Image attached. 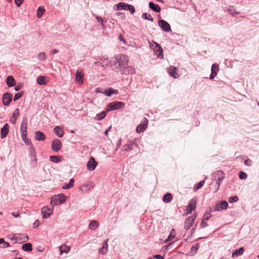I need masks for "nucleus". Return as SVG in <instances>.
<instances>
[{"mask_svg": "<svg viewBox=\"0 0 259 259\" xmlns=\"http://www.w3.org/2000/svg\"><path fill=\"white\" fill-rule=\"evenodd\" d=\"M128 58L126 55L118 54L115 56L111 60L112 65H113L114 69L121 74L129 73L127 69Z\"/></svg>", "mask_w": 259, "mask_h": 259, "instance_id": "f257e3e1", "label": "nucleus"}, {"mask_svg": "<svg viewBox=\"0 0 259 259\" xmlns=\"http://www.w3.org/2000/svg\"><path fill=\"white\" fill-rule=\"evenodd\" d=\"M212 178L217 185L214 192H217L219 189L221 184L225 178V174L221 170H218L213 174Z\"/></svg>", "mask_w": 259, "mask_h": 259, "instance_id": "f03ea898", "label": "nucleus"}, {"mask_svg": "<svg viewBox=\"0 0 259 259\" xmlns=\"http://www.w3.org/2000/svg\"><path fill=\"white\" fill-rule=\"evenodd\" d=\"M66 196L63 193L54 195L51 198V204L54 205H57L64 203L66 201Z\"/></svg>", "mask_w": 259, "mask_h": 259, "instance_id": "7ed1b4c3", "label": "nucleus"}, {"mask_svg": "<svg viewBox=\"0 0 259 259\" xmlns=\"http://www.w3.org/2000/svg\"><path fill=\"white\" fill-rule=\"evenodd\" d=\"M125 106V103L119 101H113L109 103L107 105L108 111H111L115 110L120 109Z\"/></svg>", "mask_w": 259, "mask_h": 259, "instance_id": "20e7f679", "label": "nucleus"}, {"mask_svg": "<svg viewBox=\"0 0 259 259\" xmlns=\"http://www.w3.org/2000/svg\"><path fill=\"white\" fill-rule=\"evenodd\" d=\"M29 157L30 159V163L33 166H36L37 161L36 152L33 146H31L29 148Z\"/></svg>", "mask_w": 259, "mask_h": 259, "instance_id": "39448f33", "label": "nucleus"}, {"mask_svg": "<svg viewBox=\"0 0 259 259\" xmlns=\"http://www.w3.org/2000/svg\"><path fill=\"white\" fill-rule=\"evenodd\" d=\"M12 241H15L16 243L26 242L28 240V236L25 234H17L11 238Z\"/></svg>", "mask_w": 259, "mask_h": 259, "instance_id": "423d86ee", "label": "nucleus"}, {"mask_svg": "<svg viewBox=\"0 0 259 259\" xmlns=\"http://www.w3.org/2000/svg\"><path fill=\"white\" fill-rule=\"evenodd\" d=\"M117 10H125L130 11L131 14H134L135 12V9L133 6L127 4L125 3H119L116 5Z\"/></svg>", "mask_w": 259, "mask_h": 259, "instance_id": "0eeeda50", "label": "nucleus"}, {"mask_svg": "<svg viewBox=\"0 0 259 259\" xmlns=\"http://www.w3.org/2000/svg\"><path fill=\"white\" fill-rule=\"evenodd\" d=\"M196 218V216L195 215H193L188 217L185 221L184 229H185L186 230L190 229L191 227L192 226V225L194 224Z\"/></svg>", "mask_w": 259, "mask_h": 259, "instance_id": "6e6552de", "label": "nucleus"}, {"mask_svg": "<svg viewBox=\"0 0 259 259\" xmlns=\"http://www.w3.org/2000/svg\"><path fill=\"white\" fill-rule=\"evenodd\" d=\"M53 207L49 208L48 206H44L41 209V213L42 214L43 219H48L53 213Z\"/></svg>", "mask_w": 259, "mask_h": 259, "instance_id": "1a4fd4ad", "label": "nucleus"}, {"mask_svg": "<svg viewBox=\"0 0 259 259\" xmlns=\"http://www.w3.org/2000/svg\"><path fill=\"white\" fill-rule=\"evenodd\" d=\"M148 120L146 118H144L141 123L138 125L136 128V131L138 133L143 132L147 127Z\"/></svg>", "mask_w": 259, "mask_h": 259, "instance_id": "9d476101", "label": "nucleus"}, {"mask_svg": "<svg viewBox=\"0 0 259 259\" xmlns=\"http://www.w3.org/2000/svg\"><path fill=\"white\" fill-rule=\"evenodd\" d=\"M158 24L164 31L168 32L171 31L170 26L166 21L160 20L158 21Z\"/></svg>", "mask_w": 259, "mask_h": 259, "instance_id": "9b49d317", "label": "nucleus"}, {"mask_svg": "<svg viewBox=\"0 0 259 259\" xmlns=\"http://www.w3.org/2000/svg\"><path fill=\"white\" fill-rule=\"evenodd\" d=\"M97 164L95 159L93 157H91L87 164L88 170L90 171L94 170L97 166Z\"/></svg>", "mask_w": 259, "mask_h": 259, "instance_id": "f8f14e48", "label": "nucleus"}, {"mask_svg": "<svg viewBox=\"0 0 259 259\" xmlns=\"http://www.w3.org/2000/svg\"><path fill=\"white\" fill-rule=\"evenodd\" d=\"M196 199L193 198L192 199L189 203V205L187 207V213L189 214L192 212V211L194 210L196 208Z\"/></svg>", "mask_w": 259, "mask_h": 259, "instance_id": "ddd939ff", "label": "nucleus"}, {"mask_svg": "<svg viewBox=\"0 0 259 259\" xmlns=\"http://www.w3.org/2000/svg\"><path fill=\"white\" fill-rule=\"evenodd\" d=\"M62 147V143L60 140L56 139L53 141L52 148L54 151H58Z\"/></svg>", "mask_w": 259, "mask_h": 259, "instance_id": "4468645a", "label": "nucleus"}, {"mask_svg": "<svg viewBox=\"0 0 259 259\" xmlns=\"http://www.w3.org/2000/svg\"><path fill=\"white\" fill-rule=\"evenodd\" d=\"M3 103L5 106H8L10 104L12 100V95L8 93L4 94L3 97Z\"/></svg>", "mask_w": 259, "mask_h": 259, "instance_id": "2eb2a0df", "label": "nucleus"}, {"mask_svg": "<svg viewBox=\"0 0 259 259\" xmlns=\"http://www.w3.org/2000/svg\"><path fill=\"white\" fill-rule=\"evenodd\" d=\"M168 73L169 75L174 78H177L179 77V74L177 72V69L176 67L170 66L168 68Z\"/></svg>", "mask_w": 259, "mask_h": 259, "instance_id": "dca6fc26", "label": "nucleus"}, {"mask_svg": "<svg viewBox=\"0 0 259 259\" xmlns=\"http://www.w3.org/2000/svg\"><path fill=\"white\" fill-rule=\"evenodd\" d=\"M27 117H24L21 122L20 132L21 135L27 134Z\"/></svg>", "mask_w": 259, "mask_h": 259, "instance_id": "f3484780", "label": "nucleus"}, {"mask_svg": "<svg viewBox=\"0 0 259 259\" xmlns=\"http://www.w3.org/2000/svg\"><path fill=\"white\" fill-rule=\"evenodd\" d=\"M101 93L106 95V96H111L113 94H117L118 91L117 90L113 89L111 88L105 90L104 91L101 92Z\"/></svg>", "mask_w": 259, "mask_h": 259, "instance_id": "a211bd4d", "label": "nucleus"}, {"mask_svg": "<svg viewBox=\"0 0 259 259\" xmlns=\"http://www.w3.org/2000/svg\"><path fill=\"white\" fill-rule=\"evenodd\" d=\"M83 74L81 72V71L78 69L76 71L75 74V80L79 84H82L83 82Z\"/></svg>", "mask_w": 259, "mask_h": 259, "instance_id": "6ab92c4d", "label": "nucleus"}, {"mask_svg": "<svg viewBox=\"0 0 259 259\" xmlns=\"http://www.w3.org/2000/svg\"><path fill=\"white\" fill-rule=\"evenodd\" d=\"M155 54L159 58H163V50L160 45L156 43V47L154 49Z\"/></svg>", "mask_w": 259, "mask_h": 259, "instance_id": "aec40b11", "label": "nucleus"}, {"mask_svg": "<svg viewBox=\"0 0 259 259\" xmlns=\"http://www.w3.org/2000/svg\"><path fill=\"white\" fill-rule=\"evenodd\" d=\"M94 186L93 182H88L86 183L83 184L81 186V188H80V189L81 190L82 192L83 191H88L90 190L91 188H93Z\"/></svg>", "mask_w": 259, "mask_h": 259, "instance_id": "412c9836", "label": "nucleus"}, {"mask_svg": "<svg viewBox=\"0 0 259 259\" xmlns=\"http://www.w3.org/2000/svg\"><path fill=\"white\" fill-rule=\"evenodd\" d=\"M9 125L8 123H6L4 126L1 128V138H5L7 135H8L9 128Z\"/></svg>", "mask_w": 259, "mask_h": 259, "instance_id": "4be33fe9", "label": "nucleus"}, {"mask_svg": "<svg viewBox=\"0 0 259 259\" xmlns=\"http://www.w3.org/2000/svg\"><path fill=\"white\" fill-rule=\"evenodd\" d=\"M109 239H106L102 244V247L99 249V252L104 254L106 253L108 249V241Z\"/></svg>", "mask_w": 259, "mask_h": 259, "instance_id": "5701e85b", "label": "nucleus"}, {"mask_svg": "<svg viewBox=\"0 0 259 259\" xmlns=\"http://www.w3.org/2000/svg\"><path fill=\"white\" fill-rule=\"evenodd\" d=\"M35 139L37 141H45L46 139V136L40 131H36L35 133Z\"/></svg>", "mask_w": 259, "mask_h": 259, "instance_id": "b1692460", "label": "nucleus"}, {"mask_svg": "<svg viewBox=\"0 0 259 259\" xmlns=\"http://www.w3.org/2000/svg\"><path fill=\"white\" fill-rule=\"evenodd\" d=\"M6 82L9 87L14 86L15 83L14 77L11 75H9L7 77Z\"/></svg>", "mask_w": 259, "mask_h": 259, "instance_id": "393cba45", "label": "nucleus"}, {"mask_svg": "<svg viewBox=\"0 0 259 259\" xmlns=\"http://www.w3.org/2000/svg\"><path fill=\"white\" fill-rule=\"evenodd\" d=\"M109 111H108V109H107L106 111H102L100 113L97 114L95 117V119L98 121L103 119L106 116V114Z\"/></svg>", "mask_w": 259, "mask_h": 259, "instance_id": "a878e982", "label": "nucleus"}, {"mask_svg": "<svg viewBox=\"0 0 259 259\" xmlns=\"http://www.w3.org/2000/svg\"><path fill=\"white\" fill-rule=\"evenodd\" d=\"M149 6L151 9L156 12H159L161 10L160 7L158 5H156L152 2L149 3Z\"/></svg>", "mask_w": 259, "mask_h": 259, "instance_id": "bb28decb", "label": "nucleus"}, {"mask_svg": "<svg viewBox=\"0 0 259 259\" xmlns=\"http://www.w3.org/2000/svg\"><path fill=\"white\" fill-rule=\"evenodd\" d=\"M59 249L60 254H62L64 252L68 253L70 249V247L64 244L60 246Z\"/></svg>", "mask_w": 259, "mask_h": 259, "instance_id": "cd10ccee", "label": "nucleus"}, {"mask_svg": "<svg viewBox=\"0 0 259 259\" xmlns=\"http://www.w3.org/2000/svg\"><path fill=\"white\" fill-rule=\"evenodd\" d=\"M54 132L55 134L59 137L61 138L63 136V131L61 129V127L57 126H56L54 129Z\"/></svg>", "mask_w": 259, "mask_h": 259, "instance_id": "c85d7f7f", "label": "nucleus"}, {"mask_svg": "<svg viewBox=\"0 0 259 259\" xmlns=\"http://www.w3.org/2000/svg\"><path fill=\"white\" fill-rule=\"evenodd\" d=\"M48 78L47 76H40L37 78V81L38 83H39V84L44 85L46 84V83L47 82Z\"/></svg>", "mask_w": 259, "mask_h": 259, "instance_id": "c756f323", "label": "nucleus"}, {"mask_svg": "<svg viewBox=\"0 0 259 259\" xmlns=\"http://www.w3.org/2000/svg\"><path fill=\"white\" fill-rule=\"evenodd\" d=\"M243 252H244V248L243 247H241V248H239L238 249H236L232 253V256L233 257H234L235 255L236 256H238L241 255L243 253Z\"/></svg>", "mask_w": 259, "mask_h": 259, "instance_id": "7c9ffc66", "label": "nucleus"}, {"mask_svg": "<svg viewBox=\"0 0 259 259\" xmlns=\"http://www.w3.org/2000/svg\"><path fill=\"white\" fill-rule=\"evenodd\" d=\"M172 198V195L169 193H167L164 195L163 201L165 203H169L171 201Z\"/></svg>", "mask_w": 259, "mask_h": 259, "instance_id": "2f4dec72", "label": "nucleus"}, {"mask_svg": "<svg viewBox=\"0 0 259 259\" xmlns=\"http://www.w3.org/2000/svg\"><path fill=\"white\" fill-rule=\"evenodd\" d=\"M22 248L23 250L24 251H31L32 249V244L30 243H25L22 245Z\"/></svg>", "mask_w": 259, "mask_h": 259, "instance_id": "473e14b6", "label": "nucleus"}, {"mask_svg": "<svg viewBox=\"0 0 259 259\" xmlns=\"http://www.w3.org/2000/svg\"><path fill=\"white\" fill-rule=\"evenodd\" d=\"M74 179H73V178L71 179L70 180L69 183L64 185L62 187V188L64 189H68L72 188L74 186Z\"/></svg>", "mask_w": 259, "mask_h": 259, "instance_id": "72a5a7b5", "label": "nucleus"}, {"mask_svg": "<svg viewBox=\"0 0 259 259\" xmlns=\"http://www.w3.org/2000/svg\"><path fill=\"white\" fill-rule=\"evenodd\" d=\"M21 137L23 142L27 145H29V147L33 146L31 141L27 138V134L21 135Z\"/></svg>", "mask_w": 259, "mask_h": 259, "instance_id": "f704fd0d", "label": "nucleus"}, {"mask_svg": "<svg viewBox=\"0 0 259 259\" xmlns=\"http://www.w3.org/2000/svg\"><path fill=\"white\" fill-rule=\"evenodd\" d=\"M99 227L98 223L96 221H92L89 224V228L91 230H95Z\"/></svg>", "mask_w": 259, "mask_h": 259, "instance_id": "c9c22d12", "label": "nucleus"}, {"mask_svg": "<svg viewBox=\"0 0 259 259\" xmlns=\"http://www.w3.org/2000/svg\"><path fill=\"white\" fill-rule=\"evenodd\" d=\"M142 17L143 19L149 20L151 22H153V18L151 17L150 14H147V13H143Z\"/></svg>", "mask_w": 259, "mask_h": 259, "instance_id": "e433bc0d", "label": "nucleus"}, {"mask_svg": "<svg viewBox=\"0 0 259 259\" xmlns=\"http://www.w3.org/2000/svg\"><path fill=\"white\" fill-rule=\"evenodd\" d=\"M45 12L44 7H39L37 11V16L38 18H40Z\"/></svg>", "mask_w": 259, "mask_h": 259, "instance_id": "4c0bfd02", "label": "nucleus"}, {"mask_svg": "<svg viewBox=\"0 0 259 259\" xmlns=\"http://www.w3.org/2000/svg\"><path fill=\"white\" fill-rule=\"evenodd\" d=\"M51 161L54 163H58L61 161V156H50Z\"/></svg>", "mask_w": 259, "mask_h": 259, "instance_id": "58836bf2", "label": "nucleus"}, {"mask_svg": "<svg viewBox=\"0 0 259 259\" xmlns=\"http://www.w3.org/2000/svg\"><path fill=\"white\" fill-rule=\"evenodd\" d=\"M219 71V65L216 64H212L211 66V72L213 73L214 75H217V72Z\"/></svg>", "mask_w": 259, "mask_h": 259, "instance_id": "ea45409f", "label": "nucleus"}, {"mask_svg": "<svg viewBox=\"0 0 259 259\" xmlns=\"http://www.w3.org/2000/svg\"><path fill=\"white\" fill-rule=\"evenodd\" d=\"M220 207L221 209L226 210L227 209L228 207V203L226 201L223 200L221 201L220 202Z\"/></svg>", "mask_w": 259, "mask_h": 259, "instance_id": "a19ab883", "label": "nucleus"}, {"mask_svg": "<svg viewBox=\"0 0 259 259\" xmlns=\"http://www.w3.org/2000/svg\"><path fill=\"white\" fill-rule=\"evenodd\" d=\"M37 58L39 60L45 61L47 59L46 55L45 52H40L38 54Z\"/></svg>", "mask_w": 259, "mask_h": 259, "instance_id": "79ce46f5", "label": "nucleus"}, {"mask_svg": "<svg viewBox=\"0 0 259 259\" xmlns=\"http://www.w3.org/2000/svg\"><path fill=\"white\" fill-rule=\"evenodd\" d=\"M205 183V181L204 180H203V181H200L199 183H198L195 186V187L194 188V189L196 191L199 190V189H200L204 185Z\"/></svg>", "mask_w": 259, "mask_h": 259, "instance_id": "37998d69", "label": "nucleus"}, {"mask_svg": "<svg viewBox=\"0 0 259 259\" xmlns=\"http://www.w3.org/2000/svg\"><path fill=\"white\" fill-rule=\"evenodd\" d=\"M227 11L229 13V14L232 16H234L235 14H239V12H237L235 9L232 8H229L227 9Z\"/></svg>", "mask_w": 259, "mask_h": 259, "instance_id": "c03bdc74", "label": "nucleus"}, {"mask_svg": "<svg viewBox=\"0 0 259 259\" xmlns=\"http://www.w3.org/2000/svg\"><path fill=\"white\" fill-rule=\"evenodd\" d=\"M19 116V110L18 108L16 109L13 113L12 117L14 119H17Z\"/></svg>", "mask_w": 259, "mask_h": 259, "instance_id": "a18cd8bd", "label": "nucleus"}, {"mask_svg": "<svg viewBox=\"0 0 259 259\" xmlns=\"http://www.w3.org/2000/svg\"><path fill=\"white\" fill-rule=\"evenodd\" d=\"M238 197L237 196H234L230 197L228 201L230 203L236 202L238 200Z\"/></svg>", "mask_w": 259, "mask_h": 259, "instance_id": "49530a36", "label": "nucleus"}, {"mask_svg": "<svg viewBox=\"0 0 259 259\" xmlns=\"http://www.w3.org/2000/svg\"><path fill=\"white\" fill-rule=\"evenodd\" d=\"M211 210H210L209 212L206 211L204 213V216H203V220L207 221L211 217Z\"/></svg>", "mask_w": 259, "mask_h": 259, "instance_id": "de8ad7c7", "label": "nucleus"}, {"mask_svg": "<svg viewBox=\"0 0 259 259\" xmlns=\"http://www.w3.org/2000/svg\"><path fill=\"white\" fill-rule=\"evenodd\" d=\"M239 178L241 180H245L247 177V175L243 172V171H240L239 175Z\"/></svg>", "mask_w": 259, "mask_h": 259, "instance_id": "09e8293b", "label": "nucleus"}, {"mask_svg": "<svg viewBox=\"0 0 259 259\" xmlns=\"http://www.w3.org/2000/svg\"><path fill=\"white\" fill-rule=\"evenodd\" d=\"M132 149V148H131V147L129 146V145L128 144L123 145L122 148V150L123 151L127 152V151H130Z\"/></svg>", "mask_w": 259, "mask_h": 259, "instance_id": "8fccbe9b", "label": "nucleus"}, {"mask_svg": "<svg viewBox=\"0 0 259 259\" xmlns=\"http://www.w3.org/2000/svg\"><path fill=\"white\" fill-rule=\"evenodd\" d=\"M22 96V94L21 92L18 93L16 94L14 97V101H16V100H18L19 98H20Z\"/></svg>", "mask_w": 259, "mask_h": 259, "instance_id": "3c124183", "label": "nucleus"}, {"mask_svg": "<svg viewBox=\"0 0 259 259\" xmlns=\"http://www.w3.org/2000/svg\"><path fill=\"white\" fill-rule=\"evenodd\" d=\"M96 19L98 21V22H100L101 23L102 26L103 28H104L105 26H104V25L103 24V19L101 17L97 16H96Z\"/></svg>", "mask_w": 259, "mask_h": 259, "instance_id": "603ef678", "label": "nucleus"}, {"mask_svg": "<svg viewBox=\"0 0 259 259\" xmlns=\"http://www.w3.org/2000/svg\"><path fill=\"white\" fill-rule=\"evenodd\" d=\"M244 163L247 166H250L252 164V161L249 159L244 160Z\"/></svg>", "mask_w": 259, "mask_h": 259, "instance_id": "864d4df0", "label": "nucleus"}, {"mask_svg": "<svg viewBox=\"0 0 259 259\" xmlns=\"http://www.w3.org/2000/svg\"><path fill=\"white\" fill-rule=\"evenodd\" d=\"M204 221L205 220H203L201 223V225H200L201 228H204L208 226V224L207 223H206Z\"/></svg>", "mask_w": 259, "mask_h": 259, "instance_id": "5fc2aeb1", "label": "nucleus"}, {"mask_svg": "<svg viewBox=\"0 0 259 259\" xmlns=\"http://www.w3.org/2000/svg\"><path fill=\"white\" fill-rule=\"evenodd\" d=\"M2 246L1 247L4 248H7L10 246L9 243L7 242H6L5 240H4V242L2 243Z\"/></svg>", "mask_w": 259, "mask_h": 259, "instance_id": "6e6d98bb", "label": "nucleus"}, {"mask_svg": "<svg viewBox=\"0 0 259 259\" xmlns=\"http://www.w3.org/2000/svg\"><path fill=\"white\" fill-rule=\"evenodd\" d=\"M15 4L17 7H19L23 2V0H15Z\"/></svg>", "mask_w": 259, "mask_h": 259, "instance_id": "4d7b16f0", "label": "nucleus"}, {"mask_svg": "<svg viewBox=\"0 0 259 259\" xmlns=\"http://www.w3.org/2000/svg\"><path fill=\"white\" fill-rule=\"evenodd\" d=\"M172 244H173V243H170L168 244L167 245L164 246L163 247L164 251H167L168 249V248L169 246H171L172 245Z\"/></svg>", "mask_w": 259, "mask_h": 259, "instance_id": "13d9d810", "label": "nucleus"}, {"mask_svg": "<svg viewBox=\"0 0 259 259\" xmlns=\"http://www.w3.org/2000/svg\"><path fill=\"white\" fill-rule=\"evenodd\" d=\"M118 39L120 41H123L124 44L126 42V40L123 38L122 35L120 34L118 36Z\"/></svg>", "mask_w": 259, "mask_h": 259, "instance_id": "bf43d9fd", "label": "nucleus"}, {"mask_svg": "<svg viewBox=\"0 0 259 259\" xmlns=\"http://www.w3.org/2000/svg\"><path fill=\"white\" fill-rule=\"evenodd\" d=\"M39 225V222L38 220H36L33 225V228H37Z\"/></svg>", "mask_w": 259, "mask_h": 259, "instance_id": "052dcab7", "label": "nucleus"}, {"mask_svg": "<svg viewBox=\"0 0 259 259\" xmlns=\"http://www.w3.org/2000/svg\"><path fill=\"white\" fill-rule=\"evenodd\" d=\"M127 144L129 145L131 148H132V149L133 148L134 146H137V144L133 141H130Z\"/></svg>", "mask_w": 259, "mask_h": 259, "instance_id": "680f3d73", "label": "nucleus"}, {"mask_svg": "<svg viewBox=\"0 0 259 259\" xmlns=\"http://www.w3.org/2000/svg\"><path fill=\"white\" fill-rule=\"evenodd\" d=\"M221 210V208L220 207V206L219 205H216L213 208V211H220Z\"/></svg>", "mask_w": 259, "mask_h": 259, "instance_id": "e2e57ef3", "label": "nucleus"}, {"mask_svg": "<svg viewBox=\"0 0 259 259\" xmlns=\"http://www.w3.org/2000/svg\"><path fill=\"white\" fill-rule=\"evenodd\" d=\"M156 259H164L163 257L160 254H156L153 257Z\"/></svg>", "mask_w": 259, "mask_h": 259, "instance_id": "0e129e2a", "label": "nucleus"}, {"mask_svg": "<svg viewBox=\"0 0 259 259\" xmlns=\"http://www.w3.org/2000/svg\"><path fill=\"white\" fill-rule=\"evenodd\" d=\"M199 247V244L198 243L196 245V246H193L191 247L192 250H197Z\"/></svg>", "mask_w": 259, "mask_h": 259, "instance_id": "69168bd1", "label": "nucleus"}, {"mask_svg": "<svg viewBox=\"0 0 259 259\" xmlns=\"http://www.w3.org/2000/svg\"><path fill=\"white\" fill-rule=\"evenodd\" d=\"M16 120H17V119H14V118H13V117H12V118L10 119V122H11L12 124H15V123H16Z\"/></svg>", "mask_w": 259, "mask_h": 259, "instance_id": "338daca9", "label": "nucleus"}, {"mask_svg": "<svg viewBox=\"0 0 259 259\" xmlns=\"http://www.w3.org/2000/svg\"><path fill=\"white\" fill-rule=\"evenodd\" d=\"M12 215L14 217H18L19 216V213L18 212H13L12 213Z\"/></svg>", "mask_w": 259, "mask_h": 259, "instance_id": "774afa93", "label": "nucleus"}]
</instances>
